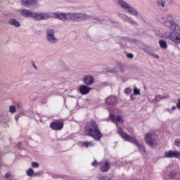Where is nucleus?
Segmentation results:
<instances>
[{
	"mask_svg": "<svg viewBox=\"0 0 180 180\" xmlns=\"http://www.w3.org/2000/svg\"><path fill=\"white\" fill-rule=\"evenodd\" d=\"M58 19L63 22H85V20H97L98 23H102L103 20L99 19L96 15H89L85 13H61V12H48V13H36L32 12V18L34 20H47L51 19Z\"/></svg>",
	"mask_w": 180,
	"mask_h": 180,
	"instance_id": "1",
	"label": "nucleus"
},
{
	"mask_svg": "<svg viewBox=\"0 0 180 180\" xmlns=\"http://www.w3.org/2000/svg\"><path fill=\"white\" fill-rule=\"evenodd\" d=\"M84 133L89 137H92L95 141H101V139L103 136V134H102L99 129L98 123L95 120H91L86 124Z\"/></svg>",
	"mask_w": 180,
	"mask_h": 180,
	"instance_id": "2",
	"label": "nucleus"
},
{
	"mask_svg": "<svg viewBox=\"0 0 180 180\" xmlns=\"http://www.w3.org/2000/svg\"><path fill=\"white\" fill-rule=\"evenodd\" d=\"M114 123L116 124L118 129L117 133L125 141L130 142V136L127 133H124L122 130L124 120L122 116H115L114 114Z\"/></svg>",
	"mask_w": 180,
	"mask_h": 180,
	"instance_id": "3",
	"label": "nucleus"
},
{
	"mask_svg": "<svg viewBox=\"0 0 180 180\" xmlns=\"http://www.w3.org/2000/svg\"><path fill=\"white\" fill-rule=\"evenodd\" d=\"M46 39L48 43L51 44H56L58 41V39L56 37V31L51 28L46 29Z\"/></svg>",
	"mask_w": 180,
	"mask_h": 180,
	"instance_id": "4",
	"label": "nucleus"
},
{
	"mask_svg": "<svg viewBox=\"0 0 180 180\" xmlns=\"http://www.w3.org/2000/svg\"><path fill=\"white\" fill-rule=\"evenodd\" d=\"M168 38L171 39L174 44L180 43V28H174L168 35Z\"/></svg>",
	"mask_w": 180,
	"mask_h": 180,
	"instance_id": "5",
	"label": "nucleus"
},
{
	"mask_svg": "<svg viewBox=\"0 0 180 180\" xmlns=\"http://www.w3.org/2000/svg\"><path fill=\"white\" fill-rule=\"evenodd\" d=\"M118 4L122 7V8H124V10H127L129 13L131 14H133L134 15H138L139 13L134 7H132L130 6L129 3H127L124 1V0H118Z\"/></svg>",
	"mask_w": 180,
	"mask_h": 180,
	"instance_id": "6",
	"label": "nucleus"
},
{
	"mask_svg": "<svg viewBox=\"0 0 180 180\" xmlns=\"http://www.w3.org/2000/svg\"><path fill=\"white\" fill-rule=\"evenodd\" d=\"M105 103L107 105V109H108L109 111V117L107 119L108 121L110 120V122H113V112L112 110H113V96H109L105 99Z\"/></svg>",
	"mask_w": 180,
	"mask_h": 180,
	"instance_id": "7",
	"label": "nucleus"
},
{
	"mask_svg": "<svg viewBox=\"0 0 180 180\" xmlns=\"http://www.w3.org/2000/svg\"><path fill=\"white\" fill-rule=\"evenodd\" d=\"M49 127L52 130H63L64 127V122L60 120H56L51 122Z\"/></svg>",
	"mask_w": 180,
	"mask_h": 180,
	"instance_id": "8",
	"label": "nucleus"
},
{
	"mask_svg": "<svg viewBox=\"0 0 180 180\" xmlns=\"http://www.w3.org/2000/svg\"><path fill=\"white\" fill-rule=\"evenodd\" d=\"M98 169L101 172H108L110 169V165L106 160H102L98 163Z\"/></svg>",
	"mask_w": 180,
	"mask_h": 180,
	"instance_id": "9",
	"label": "nucleus"
},
{
	"mask_svg": "<svg viewBox=\"0 0 180 180\" xmlns=\"http://www.w3.org/2000/svg\"><path fill=\"white\" fill-rule=\"evenodd\" d=\"M153 133H146L145 135V141L150 147H154L155 139L153 137Z\"/></svg>",
	"mask_w": 180,
	"mask_h": 180,
	"instance_id": "10",
	"label": "nucleus"
},
{
	"mask_svg": "<svg viewBox=\"0 0 180 180\" xmlns=\"http://www.w3.org/2000/svg\"><path fill=\"white\" fill-rule=\"evenodd\" d=\"M129 143H132L133 144L136 146V147L139 148V150L141 153H145L146 152L145 147H143V146H141L140 144V143L134 137H131L130 136Z\"/></svg>",
	"mask_w": 180,
	"mask_h": 180,
	"instance_id": "11",
	"label": "nucleus"
},
{
	"mask_svg": "<svg viewBox=\"0 0 180 180\" xmlns=\"http://www.w3.org/2000/svg\"><path fill=\"white\" fill-rule=\"evenodd\" d=\"M165 157L166 158H178L179 157H180V152L172 150L165 151Z\"/></svg>",
	"mask_w": 180,
	"mask_h": 180,
	"instance_id": "12",
	"label": "nucleus"
},
{
	"mask_svg": "<svg viewBox=\"0 0 180 180\" xmlns=\"http://www.w3.org/2000/svg\"><path fill=\"white\" fill-rule=\"evenodd\" d=\"M82 81L85 85L89 86L95 82V79H94V77L87 75L83 77Z\"/></svg>",
	"mask_w": 180,
	"mask_h": 180,
	"instance_id": "13",
	"label": "nucleus"
},
{
	"mask_svg": "<svg viewBox=\"0 0 180 180\" xmlns=\"http://www.w3.org/2000/svg\"><path fill=\"white\" fill-rule=\"evenodd\" d=\"M91 87L85 84H82L79 86V91L82 95H86L91 92Z\"/></svg>",
	"mask_w": 180,
	"mask_h": 180,
	"instance_id": "14",
	"label": "nucleus"
},
{
	"mask_svg": "<svg viewBox=\"0 0 180 180\" xmlns=\"http://www.w3.org/2000/svg\"><path fill=\"white\" fill-rule=\"evenodd\" d=\"M165 23L167 26L169 27L172 30L173 27H175V22H174V19L171 14L167 15V19L165 21Z\"/></svg>",
	"mask_w": 180,
	"mask_h": 180,
	"instance_id": "15",
	"label": "nucleus"
},
{
	"mask_svg": "<svg viewBox=\"0 0 180 180\" xmlns=\"http://www.w3.org/2000/svg\"><path fill=\"white\" fill-rule=\"evenodd\" d=\"M39 1L37 0H21V4L23 6H32L33 5H37Z\"/></svg>",
	"mask_w": 180,
	"mask_h": 180,
	"instance_id": "16",
	"label": "nucleus"
},
{
	"mask_svg": "<svg viewBox=\"0 0 180 180\" xmlns=\"http://www.w3.org/2000/svg\"><path fill=\"white\" fill-rule=\"evenodd\" d=\"M124 65L122 62H117V66L114 68V72H124Z\"/></svg>",
	"mask_w": 180,
	"mask_h": 180,
	"instance_id": "17",
	"label": "nucleus"
},
{
	"mask_svg": "<svg viewBox=\"0 0 180 180\" xmlns=\"http://www.w3.org/2000/svg\"><path fill=\"white\" fill-rule=\"evenodd\" d=\"M20 15L23 16V18H32L33 12L27 9H22Z\"/></svg>",
	"mask_w": 180,
	"mask_h": 180,
	"instance_id": "18",
	"label": "nucleus"
},
{
	"mask_svg": "<svg viewBox=\"0 0 180 180\" xmlns=\"http://www.w3.org/2000/svg\"><path fill=\"white\" fill-rule=\"evenodd\" d=\"M8 25L14 26V27H20V22L15 18H11L8 21Z\"/></svg>",
	"mask_w": 180,
	"mask_h": 180,
	"instance_id": "19",
	"label": "nucleus"
},
{
	"mask_svg": "<svg viewBox=\"0 0 180 180\" xmlns=\"http://www.w3.org/2000/svg\"><path fill=\"white\" fill-rule=\"evenodd\" d=\"M159 44L160 47L162 48L163 50H167V49L168 48V44L167 41H165V39H160Z\"/></svg>",
	"mask_w": 180,
	"mask_h": 180,
	"instance_id": "20",
	"label": "nucleus"
},
{
	"mask_svg": "<svg viewBox=\"0 0 180 180\" xmlns=\"http://www.w3.org/2000/svg\"><path fill=\"white\" fill-rule=\"evenodd\" d=\"M125 20L127 21V22H129V24H131L133 25H137L136 21H134L131 17H129L128 15H126Z\"/></svg>",
	"mask_w": 180,
	"mask_h": 180,
	"instance_id": "21",
	"label": "nucleus"
},
{
	"mask_svg": "<svg viewBox=\"0 0 180 180\" xmlns=\"http://www.w3.org/2000/svg\"><path fill=\"white\" fill-rule=\"evenodd\" d=\"M34 172V170H33V169H32V168H29L26 171V174H27V176H33Z\"/></svg>",
	"mask_w": 180,
	"mask_h": 180,
	"instance_id": "22",
	"label": "nucleus"
},
{
	"mask_svg": "<svg viewBox=\"0 0 180 180\" xmlns=\"http://www.w3.org/2000/svg\"><path fill=\"white\" fill-rule=\"evenodd\" d=\"M148 56H151L152 57H155V58H160L159 55L158 53H154L153 51H148Z\"/></svg>",
	"mask_w": 180,
	"mask_h": 180,
	"instance_id": "23",
	"label": "nucleus"
},
{
	"mask_svg": "<svg viewBox=\"0 0 180 180\" xmlns=\"http://www.w3.org/2000/svg\"><path fill=\"white\" fill-rule=\"evenodd\" d=\"M82 147H86V148H88V147H92V142H83Z\"/></svg>",
	"mask_w": 180,
	"mask_h": 180,
	"instance_id": "24",
	"label": "nucleus"
},
{
	"mask_svg": "<svg viewBox=\"0 0 180 180\" xmlns=\"http://www.w3.org/2000/svg\"><path fill=\"white\" fill-rule=\"evenodd\" d=\"M157 3L159 6H162V7H165V0H157Z\"/></svg>",
	"mask_w": 180,
	"mask_h": 180,
	"instance_id": "25",
	"label": "nucleus"
},
{
	"mask_svg": "<svg viewBox=\"0 0 180 180\" xmlns=\"http://www.w3.org/2000/svg\"><path fill=\"white\" fill-rule=\"evenodd\" d=\"M9 112L11 113H15V112H16V108L14 105H11L9 107Z\"/></svg>",
	"mask_w": 180,
	"mask_h": 180,
	"instance_id": "26",
	"label": "nucleus"
},
{
	"mask_svg": "<svg viewBox=\"0 0 180 180\" xmlns=\"http://www.w3.org/2000/svg\"><path fill=\"white\" fill-rule=\"evenodd\" d=\"M131 92H132V89H131V88H126L124 91V93L125 94V95H129L131 94Z\"/></svg>",
	"mask_w": 180,
	"mask_h": 180,
	"instance_id": "27",
	"label": "nucleus"
},
{
	"mask_svg": "<svg viewBox=\"0 0 180 180\" xmlns=\"http://www.w3.org/2000/svg\"><path fill=\"white\" fill-rule=\"evenodd\" d=\"M176 175H177V174L175 171H172L169 174V176H170V178H174L175 176H176Z\"/></svg>",
	"mask_w": 180,
	"mask_h": 180,
	"instance_id": "28",
	"label": "nucleus"
},
{
	"mask_svg": "<svg viewBox=\"0 0 180 180\" xmlns=\"http://www.w3.org/2000/svg\"><path fill=\"white\" fill-rule=\"evenodd\" d=\"M134 94L135 96H136V95H141V91L136 86L134 88Z\"/></svg>",
	"mask_w": 180,
	"mask_h": 180,
	"instance_id": "29",
	"label": "nucleus"
},
{
	"mask_svg": "<svg viewBox=\"0 0 180 180\" xmlns=\"http://www.w3.org/2000/svg\"><path fill=\"white\" fill-rule=\"evenodd\" d=\"M136 98V96L135 94V88H134L133 94L130 96V99L131 101H135Z\"/></svg>",
	"mask_w": 180,
	"mask_h": 180,
	"instance_id": "30",
	"label": "nucleus"
},
{
	"mask_svg": "<svg viewBox=\"0 0 180 180\" xmlns=\"http://www.w3.org/2000/svg\"><path fill=\"white\" fill-rule=\"evenodd\" d=\"M174 146H176V147H180V139H176L174 140Z\"/></svg>",
	"mask_w": 180,
	"mask_h": 180,
	"instance_id": "31",
	"label": "nucleus"
},
{
	"mask_svg": "<svg viewBox=\"0 0 180 180\" xmlns=\"http://www.w3.org/2000/svg\"><path fill=\"white\" fill-rule=\"evenodd\" d=\"M32 168H39V165L37 162H32Z\"/></svg>",
	"mask_w": 180,
	"mask_h": 180,
	"instance_id": "32",
	"label": "nucleus"
},
{
	"mask_svg": "<svg viewBox=\"0 0 180 180\" xmlns=\"http://www.w3.org/2000/svg\"><path fill=\"white\" fill-rule=\"evenodd\" d=\"M98 180H110L108 176H101L98 178Z\"/></svg>",
	"mask_w": 180,
	"mask_h": 180,
	"instance_id": "33",
	"label": "nucleus"
},
{
	"mask_svg": "<svg viewBox=\"0 0 180 180\" xmlns=\"http://www.w3.org/2000/svg\"><path fill=\"white\" fill-rule=\"evenodd\" d=\"M127 58H130V60H133L134 55V53H127Z\"/></svg>",
	"mask_w": 180,
	"mask_h": 180,
	"instance_id": "34",
	"label": "nucleus"
},
{
	"mask_svg": "<svg viewBox=\"0 0 180 180\" xmlns=\"http://www.w3.org/2000/svg\"><path fill=\"white\" fill-rule=\"evenodd\" d=\"M91 165L93 167H98V162L96 161V160H94V161L91 163Z\"/></svg>",
	"mask_w": 180,
	"mask_h": 180,
	"instance_id": "35",
	"label": "nucleus"
},
{
	"mask_svg": "<svg viewBox=\"0 0 180 180\" xmlns=\"http://www.w3.org/2000/svg\"><path fill=\"white\" fill-rule=\"evenodd\" d=\"M41 173L40 172H34V174L32 175V176H40Z\"/></svg>",
	"mask_w": 180,
	"mask_h": 180,
	"instance_id": "36",
	"label": "nucleus"
},
{
	"mask_svg": "<svg viewBox=\"0 0 180 180\" xmlns=\"http://www.w3.org/2000/svg\"><path fill=\"white\" fill-rule=\"evenodd\" d=\"M105 72H112V69L110 68H105Z\"/></svg>",
	"mask_w": 180,
	"mask_h": 180,
	"instance_id": "37",
	"label": "nucleus"
},
{
	"mask_svg": "<svg viewBox=\"0 0 180 180\" xmlns=\"http://www.w3.org/2000/svg\"><path fill=\"white\" fill-rule=\"evenodd\" d=\"M32 65L35 70H37V66L36 65V63L34 62L32 63Z\"/></svg>",
	"mask_w": 180,
	"mask_h": 180,
	"instance_id": "38",
	"label": "nucleus"
},
{
	"mask_svg": "<svg viewBox=\"0 0 180 180\" xmlns=\"http://www.w3.org/2000/svg\"><path fill=\"white\" fill-rule=\"evenodd\" d=\"M176 107L178 108V109H180V99H178V103L176 104Z\"/></svg>",
	"mask_w": 180,
	"mask_h": 180,
	"instance_id": "39",
	"label": "nucleus"
},
{
	"mask_svg": "<svg viewBox=\"0 0 180 180\" xmlns=\"http://www.w3.org/2000/svg\"><path fill=\"white\" fill-rule=\"evenodd\" d=\"M17 116H18V117H22V116H25V114L23 112H21L18 114Z\"/></svg>",
	"mask_w": 180,
	"mask_h": 180,
	"instance_id": "40",
	"label": "nucleus"
},
{
	"mask_svg": "<svg viewBox=\"0 0 180 180\" xmlns=\"http://www.w3.org/2000/svg\"><path fill=\"white\" fill-rule=\"evenodd\" d=\"M10 176H11V174H9V173H6L5 174V178H9Z\"/></svg>",
	"mask_w": 180,
	"mask_h": 180,
	"instance_id": "41",
	"label": "nucleus"
},
{
	"mask_svg": "<svg viewBox=\"0 0 180 180\" xmlns=\"http://www.w3.org/2000/svg\"><path fill=\"white\" fill-rule=\"evenodd\" d=\"M167 98H169V95L167 94L164 95L163 98H161V99H166Z\"/></svg>",
	"mask_w": 180,
	"mask_h": 180,
	"instance_id": "42",
	"label": "nucleus"
},
{
	"mask_svg": "<svg viewBox=\"0 0 180 180\" xmlns=\"http://www.w3.org/2000/svg\"><path fill=\"white\" fill-rule=\"evenodd\" d=\"M15 119L16 122H18V120H19V116L15 115Z\"/></svg>",
	"mask_w": 180,
	"mask_h": 180,
	"instance_id": "43",
	"label": "nucleus"
},
{
	"mask_svg": "<svg viewBox=\"0 0 180 180\" xmlns=\"http://www.w3.org/2000/svg\"><path fill=\"white\" fill-rule=\"evenodd\" d=\"M176 109V106H172V110H175Z\"/></svg>",
	"mask_w": 180,
	"mask_h": 180,
	"instance_id": "44",
	"label": "nucleus"
},
{
	"mask_svg": "<svg viewBox=\"0 0 180 180\" xmlns=\"http://www.w3.org/2000/svg\"><path fill=\"white\" fill-rule=\"evenodd\" d=\"M20 144H22V143H21V142H19V143H18L19 148H20Z\"/></svg>",
	"mask_w": 180,
	"mask_h": 180,
	"instance_id": "45",
	"label": "nucleus"
},
{
	"mask_svg": "<svg viewBox=\"0 0 180 180\" xmlns=\"http://www.w3.org/2000/svg\"><path fill=\"white\" fill-rule=\"evenodd\" d=\"M45 96H46V94H44L41 96H40V98H44Z\"/></svg>",
	"mask_w": 180,
	"mask_h": 180,
	"instance_id": "46",
	"label": "nucleus"
},
{
	"mask_svg": "<svg viewBox=\"0 0 180 180\" xmlns=\"http://www.w3.org/2000/svg\"><path fill=\"white\" fill-rule=\"evenodd\" d=\"M137 180H140V179H137Z\"/></svg>",
	"mask_w": 180,
	"mask_h": 180,
	"instance_id": "47",
	"label": "nucleus"
}]
</instances>
